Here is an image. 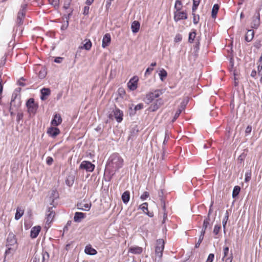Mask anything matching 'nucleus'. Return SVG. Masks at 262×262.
Instances as JSON below:
<instances>
[{
    "label": "nucleus",
    "mask_w": 262,
    "mask_h": 262,
    "mask_svg": "<svg viewBox=\"0 0 262 262\" xmlns=\"http://www.w3.org/2000/svg\"><path fill=\"white\" fill-rule=\"evenodd\" d=\"M124 164V160L121 156L117 152L112 154L109 157L106 168L110 172H115L121 168Z\"/></svg>",
    "instance_id": "f257e3e1"
},
{
    "label": "nucleus",
    "mask_w": 262,
    "mask_h": 262,
    "mask_svg": "<svg viewBox=\"0 0 262 262\" xmlns=\"http://www.w3.org/2000/svg\"><path fill=\"white\" fill-rule=\"evenodd\" d=\"M162 94V91L161 90H156L153 92H150L146 95L145 102L148 104L150 103L156 99H157Z\"/></svg>",
    "instance_id": "f03ea898"
},
{
    "label": "nucleus",
    "mask_w": 262,
    "mask_h": 262,
    "mask_svg": "<svg viewBox=\"0 0 262 262\" xmlns=\"http://www.w3.org/2000/svg\"><path fill=\"white\" fill-rule=\"evenodd\" d=\"M165 242L163 239H158L156 241L155 246V254L159 258H161L164 249Z\"/></svg>",
    "instance_id": "7ed1b4c3"
},
{
    "label": "nucleus",
    "mask_w": 262,
    "mask_h": 262,
    "mask_svg": "<svg viewBox=\"0 0 262 262\" xmlns=\"http://www.w3.org/2000/svg\"><path fill=\"white\" fill-rule=\"evenodd\" d=\"M26 106L28 113L31 114H34L36 112L38 105L33 98H30L26 103Z\"/></svg>",
    "instance_id": "20e7f679"
},
{
    "label": "nucleus",
    "mask_w": 262,
    "mask_h": 262,
    "mask_svg": "<svg viewBox=\"0 0 262 262\" xmlns=\"http://www.w3.org/2000/svg\"><path fill=\"white\" fill-rule=\"evenodd\" d=\"M187 13L186 11H174L173 19L176 22H178L181 20H185L187 19Z\"/></svg>",
    "instance_id": "39448f33"
},
{
    "label": "nucleus",
    "mask_w": 262,
    "mask_h": 262,
    "mask_svg": "<svg viewBox=\"0 0 262 262\" xmlns=\"http://www.w3.org/2000/svg\"><path fill=\"white\" fill-rule=\"evenodd\" d=\"M163 104L164 101L161 98L157 99L153 103L151 104L148 107V110L152 112H155Z\"/></svg>",
    "instance_id": "423d86ee"
},
{
    "label": "nucleus",
    "mask_w": 262,
    "mask_h": 262,
    "mask_svg": "<svg viewBox=\"0 0 262 262\" xmlns=\"http://www.w3.org/2000/svg\"><path fill=\"white\" fill-rule=\"evenodd\" d=\"M95 166L91 162L88 161H83L80 165V169H85L88 172H92L95 169Z\"/></svg>",
    "instance_id": "0eeeda50"
},
{
    "label": "nucleus",
    "mask_w": 262,
    "mask_h": 262,
    "mask_svg": "<svg viewBox=\"0 0 262 262\" xmlns=\"http://www.w3.org/2000/svg\"><path fill=\"white\" fill-rule=\"evenodd\" d=\"M138 78L134 76L127 83V86L131 91H134L137 88Z\"/></svg>",
    "instance_id": "6e6552de"
},
{
    "label": "nucleus",
    "mask_w": 262,
    "mask_h": 262,
    "mask_svg": "<svg viewBox=\"0 0 262 262\" xmlns=\"http://www.w3.org/2000/svg\"><path fill=\"white\" fill-rule=\"evenodd\" d=\"M60 132L59 129L56 127H50L47 130V134L49 135V136L53 138H55L56 136H57L60 134Z\"/></svg>",
    "instance_id": "1a4fd4ad"
},
{
    "label": "nucleus",
    "mask_w": 262,
    "mask_h": 262,
    "mask_svg": "<svg viewBox=\"0 0 262 262\" xmlns=\"http://www.w3.org/2000/svg\"><path fill=\"white\" fill-rule=\"evenodd\" d=\"M114 115L118 122H121L123 120V113L122 111L116 107L113 111Z\"/></svg>",
    "instance_id": "9d476101"
},
{
    "label": "nucleus",
    "mask_w": 262,
    "mask_h": 262,
    "mask_svg": "<svg viewBox=\"0 0 262 262\" xmlns=\"http://www.w3.org/2000/svg\"><path fill=\"white\" fill-rule=\"evenodd\" d=\"M52 209L53 208L52 207H49L48 208V212L46 214V223L48 224H50L52 222L55 215V212Z\"/></svg>",
    "instance_id": "9b49d317"
},
{
    "label": "nucleus",
    "mask_w": 262,
    "mask_h": 262,
    "mask_svg": "<svg viewBox=\"0 0 262 262\" xmlns=\"http://www.w3.org/2000/svg\"><path fill=\"white\" fill-rule=\"evenodd\" d=\"M210 217H208L206 219H205L203 222V228L201 231V235L200 236V239L201 241V239H203L204 234L205 233V231L208 227V226L209 225L210 222Z\"/></svg>",
    "instance_id": "f8f14e48"
},
{
    "label": "nucleus",
    "mask_w": 262,
    "mask_h": 262,
    "mask_svg": "<svg viewBox=\"0 0 262 262\" xmlns=\"http://www.w3.org/2000/svg\"><path fill=\"white\" fill-rule=\"evenodd\" d=\"M62 118L60 114H56L51 121V124L56 126L60 125L62 122Z\"/></svg>",
    "instance_id": "ddd939ff"
},
{
    "label": "nucleus",
    "mask_w": 262,
    "mask_h": 262,
    "mask_svg": "<svg viewBox=\"0 0 262 262\" xmlns=\"http://www.w3.org/2000/svg\"><path fill=\"white\" fill-rule=\"evenodd\" d=\"M260 24V15L259 13L253 16L251 23V27L253 28H257Z\"/></svg>",
    "instance_id": "4468645a"
},
{
    "label": "nucleus",
    "mask_w": 262,
    "mask_h": 262,
    "mask_svg": "<svg viewBox=\"0 0 262 262\" xmlns=\"http://www.w3.org/2000/svg\"><path fill=\"white\" fill-rule=\"evenodd\" d=\"M111 35L109 33L105 34L103 37L102 47L103 48H106L110 45V43H111Z\"/></svg>",
    "instance_id": "2eb2a0df"
},
{
    "label": "nucleus",
    "mask_w": 262,
    "mask_h": 262,
    "mask_svg": "<svg viewBox=\"0 0 262 262\" xmlns=\"http://www.w3.org/2000/svg\"><path fill=\"white\" fill-rule=\"evenodd\" d=\"M41 230V227L39 226L33 227L31 230L30 232V236L32 238H35L37 237L39 233Z\"/></svg>",
    "instance_id": "dca6fc26"
},
{
    "label": "nucleus",
    "mask_w": 262,
    "mask_h": 262,
    "mask_svg": "<svg viewBox=\"0 0 262 262\" xmlns=\"http://www.w3.org/2000/svg\"><path fill=\"white\" fill-rule=\"evenodd\" d=\"M148 203L146 202H145V203H142L140 206L139 208L143 211V212L144 213L146 214L148 216H149V217H152L154 216V213H153V212H150L148 211Z\"/></svg>",
    "instance_id": "f3484780"
},
{
    "label": "nucleus",
    "mask_w": 262,
    "mask_h": 262,
    "mask_svg": "<svg viewBox=\"0 0 262 262\" xmlns=\"http://www.w3.org/2000/svg\"><path fill=\"white\" fill-rule=\"evenodd\" d=\"M142 248L137 246L131 247L128 249V252L135 254H140L142 253Z\"/></svg>",
    "instance_id": "a211bd4d"
},
{
    "label": "nucleus",
    "mask_w": 262,
    "mask_h": 262,
    "mask_svg": "<svg viewBox=\"0 0 262 262\" xmlns=\"http://www.w3.org/2000/svg\"><path fill=\"white\" fill-rule=\"evenodd\" d=\"M85 214L82 212H76L74 216V221L75 222H80L81 220L85 217Z\"/></svg>",
    "instance_id": "6ab92c4d"
},
{
    "label": "nucleus",
    "mask_w": 262,
    "mask_h": 262,
    "mask_svg": "<svg viewBox=\"0 0 262 262\" xmlns=\"http://www.w3.org/2000/svg\"><path fill=\"white\" fill-rule=\"evenodd\" d=\"M41 100H44L47 99V97L49 96L51 94V91L49 88H43L40 91Z\"/></svg>",
    "instance_id": "aec40b11"
},
{
    "label": "nucleus",
    "mask_w": 262,
    "mask_h": 262,
    "mask_svg": "<svg viewBox=\"0 0 262 262\" xmlns=\"http://www.w3.org/2000/svg\"><path fill=\"white\" fill-rule=\"evenodd\" d=\"M254 35V31L253 30H248L245 36V39L247 42L251 41Z\"/></svg>",
    "instance_id": "412c9836"
},
{
    "label": "nucleus",
    "mask_w": 262,
    "mask_h": 262,
    "mask_svg": "<svg viewBox=\"0 0 262 262\" xmlns=\"http://www.w3.org/2000/svg\"><path fill=\"white\" fill-rule=\"evenodd\" d=\"M84 252L87 254L92 255H95L97 253L96 250L93 248L91 245L86 246L84 249Z\"/></svg>",
    "instance_id": "4be33fe9"
},
{
    "label": "nucleus",
    "mask_w": 262,
    "mask_h": 262,
    "mask_svg": "<svg viewBox=\"0 0 262 262\" xmlns=\"http://www.w3.org/2000/svg\"><path fill=\"white\" fill-rule=\"evenodd\" d=\"M140 27V24L137 20L134 21L131 25V29L133 33H137L139 31Z\"/></svg>",
    "instance_id": "5701e85b"
},
{
    "label": "nucleus",
    "mask_w": 262,
    "mask_h": 262,
    "mask_svg": "<svg viewBox=\"0 0 262 262\" xmlns=\"http://www.w3.org/2000/svg\"><path fill=\"white\" fill-rule=\"evenodd\" d=\"M7 242L9 245H14L16 243L15 235L12 233L9 234L7 237Z\"/></svg>",
    "instance_id": "b1692460"
},
{
    "label": "nucleus",
    "mask_w": 262,
    "mask_h": 262,
    "mask_svg": "<svg viewBox=\"0 0 262 262\" xmlns=\"http://www.w3.org/2000/svg\"><path fill=\"white\" fill-rule=\"evenodd\" d=\"M24 213V209L20 207H18L16 208V211L15 214V219L18 220L21 218Z\"/></svg>",
    "instance_id": "393cba45"
},
{
    "label": "nucleus",
    "mask_w": 262,
    "mask_h": 262,
    "mask_svg": "<svg viewBox=\"0 0 262 262\" xmlns=\"http://www.w3.org/2000/svg\"><path fill=\"white\" fill-rule=\"evenodd\" d=\"M79 209L84 211H89L91 207V203L88 202L85 204L80 203L79 205Z\"/></svg>",
    "instance_id": "a878e982"
},
{
    "label": "nucleus",
    "mask_w": 262,
    "mask_h": 262,
    "mask_svg": "<svg viewBox=\"0 0 262 262\" xmlns=\"http://www.w3.org/2000/svg\"><path fill=\"white\" fill-rule=\"evenodd\" d=\"M84 41H85V43L83 45V46L79 47V48L80 49H84L86 50H90L92 48V42L90 39H85Z\"/></svg>",
    "instance_id": "bb28decb"
},
{
    "label": "nucleus",
    "mask_w": 262,
    "mask_h": 262,
    "mask_svg": "<svg viewBox=\"0 0 262 262\" xmlns=\"http://www.w3.org/2000/svg\"><path fill=\"white\" fill-rule=\"evenodd\" d=\"M122 200L123 202L125 204L127 203L130 199V193L128 191H126L123 193L122 196Z\"/></svg>",
    "instance_id": "cd10ccee"
},
{
    "label": "nucleus",
    "mask_w": 262,
    "mask_h": 262,
    "mask_svg": "<svg viewBox=\"0 0 262 262\" xmlns=\"http://www.w3.org/2000/svg\"><path fill=\"white\" fill-rule=\"evenodd\" d=\"M219 9V6L217 4H215L213 5L211 12V16L212 18H216Z\"/></svg>",
    "instance_id": "c85d7f7f"
},
{
    "label": "nucleus",
    "mask_w": 262,
    "mask_h": 262,
    "mask_svg": "<svg viewBox=\"0 0 262 262\" xmlns=\"http://www.w3.org/2000/svg\"><path fill=\"white\" fill-rule=\"evenodd\" d=\"M183 8V4L181 0H176L174 6L175 11L182 10Z\"/></svg>",
    "instance_id": "c756f323"
},
{
    "label": "nucleus",
    "mask_w": 262,
    "mask_h": 262,
    "mask_svg": "<svg viewBox=\"0 0 262 262\" xmlns=\"http://www.w3.org/2000/svg\"><path fill=\"white\" fill-rule=\"evenodd\" d=\"M47 75V71L44 68H41L39 70L38 76L40 79H43Z\"/></svg>",
    "instance_id": "7c9ffc66"
},
{
    "label": "nucleus",
    "mask_w": 262,
    "mask_h": 262,
    "mask_svg": "<svg viewBox=\"0 0 262 262\" xmlns=\"http://www.w3.org/2000/svg\"><path fill=\"white\" fill-rule=\"evenodd\" d=\"M196 31L193 30L192 32L189 33L188 41L190 43H192L196 37Z\"/></svg>",
    "instance_id": "2f4dec72"
},
{
    "label": "nucleus",
    "mask_w": 262,
    "mask_h": 262,
    "mask_svg": "<svg viewBox=\"0 0 262 262\" xmlns=\"http://www.w3.org/2000/svg\"><path fill=\"white\" fill-rule=\"evenodd\" d=\"M229 214L228 210H226V213H225V215L223 220V228L224 230H225V229H226V224H227V221L229 219Z\"/></svg>",
    "instance_id": "473e14b6"
},
{
    "label": "nucleus",
    "mask_w": 262,
    "mask_h": 262,
    "mask_svg": "<svg viewBox=\"0 0 262 262\" xmlns=\"http://www.w3.org/2000/svg\"><path fill=\"white\" fill-rule=\"evenodd\" d=\"M240 190H241V188L239 186H235L234 188H233V192H232V197L233 198H235L236 196H237L239 192H240Z\"/></svg>",
    "instance_id": "72a5a7b5"
},
{
    "label": "nucleus",
    "mask_w": 262,
    "mask_h": 262,
    "mask_svg": "<svg viewBox=\"0 0 262 262\" xmlns=\"http://www.w3.org/2000/svg\"><path fill=\"white\" fill-rule=\"evenodd\" d=\"M192 15H193V23L194 25H197L200 21L199 15L196 14L195 12L192 11Z\"/></svg>",
    "instance_id": "f704fd0d"
},
{
    "label": "nucleus",
    "mask_w": 262,
    "mask_h": 262,
    "mask_svg": "<svg viewBox=\"0 0 262 262\" xmlns=\"http://www.w3.org/2000/svg\"><path fill=\"white\" fill-rule=\"evenodd\" d=\"M159 75L160 79L162 81H163L164 79L167 77V72L165 70L162 69V70H161L160 71Z\"/></svg>",
    "instance_id": "c9c22d12"
},
{
    "label": "nucleus",
    "mask_w": 262,
    "mask_h": 262,
    "mask_svg": "<svg viewBox=\"0 0 262 262\" xmlns=\"http://www.w3.org/2000/svg\"><path fill=\"white\" fill-rule=\"evenodd\" d=\"M200 0H193V6L192 8V11L195 12L198 9V7L200 4Z\"/></svg>",
    "instance_id": "e433bc0d"
},
{
    "label": "nucleus",
    "mask_w": 262,
    "mask_h": 262,
    "mask_svg": "<svg viewBox=\"0 0 262 262\" xmlns=\"http://www.w3.org/2000/svg\"><path fill=\"white\" fill-rule=\"evenodd\" d=\"M50 4L54 7H58L59 4V0H48Z\"/></svg>",
    "instance_id": "4c0bfd02"
},
{
    "label": "nucleus",
    "mask_w": 262,
    "mask_h": 262,
    "mask_svg": "<svg viewBox=\"0 0 262 262\" xmlns=\"http://www.w3.org/2000/svg\"><path fill=\"white\" fill-rule=\"evenodd\" d=\"M24 14H23V13H18V16H17V21L18 24L20 25L23 23L22 19L24 18Z\"/></svg>",
    "instance_id": "58836bf2"
},
{
    "label": "nucleus",
    "mask_w": 262,
    "mask_h": 262,
    "mask_svg": "<svg viewBox=\"0 0 262 262\" xmlns=\"http://www.w3.org/2000/svg\"><path fill=\"white\" fill-rule=\"evenodd\" d=\"M181 112H182V110L180 108L178 109L177 111V112H176V113L174 114L173 118L172 120V121L173 122H174L177 120V119L179 117V116H180V114L181 113Z\"/></svg>",
    "instance_id": "ea45409f"
},
{
    "label": "nucleus",
    "mask_w": 262,
    "mask_h": 262,
    "mask_svg": "<svg viewBox=\"0 0 262 262\" xmlns=\"http://www.w3.org/2000/svg\"><path fill=\"white\" fill-rule=\"evenodd\" d=\"M221 229V226L220 225H215L213 229V233L215 235H217Z\"/></svg>",
    "instance_id": "a19ab883"
},
{
    "label": "nucleus",
    "mask_w": 262,
    "mask_h": 262,
    "mask_svg": "<svg viewBox=\"0 0 262 262\" xmlns=\"http://www.w3.org/2000/svg\"><path fill=\"white\" fill-rule=\"evenodd\" d=\"M163 209L164 213H163V215L162 223H164L167 218V214L166 212V208H165V205L163 207Z\"/></svg>",
    "instance_id": "79ce46f5"
},
{
    "label": "nucleus",
    "mask_w": 262,
    "mask_h": 262,
    "mask_svg": "<svg viewBox=\"0 0 262 262\" xmlns=\"http://www.w3.org/2000/svg\"><path fill=\"white\" fill-rule=\"evenodd\" d=\"M149 196V194L148 192L145 191L143 192V193L141 195L140 199L142 200H145L147 198H148Z\"/></svg>",
    "instance_id": "37998d69"
},
{
    "label": "nucleus",
    "mask_w": 262,
    "mask_h": 262,
    "mask_svg": "<svg viewBox=\"0 0 262 262\" xmlns=\"http://www.w3.org/2000/svg\"><path fill=\"white\" fill-rule=\"evenodd\" d=\"M228 252H229V248L228 247H224L223 248L224 256L222 258L223 260H224V258H225L227 256Z\"/></svg>",
    "instance_id": "c03bdc74"
},
{
    "label": "nucleus",
    "mask_w": 262,
    "mask_h": 262,
    "mask_svg": "<svg viewBox=\"0 0 262 262\" xmlns=\"http://www.w3.org/2000/svg\"><path fill=\"white\" fill-rule=\"evenodd\" d=\"M214 257V255L212 253L209 254L206 262H212Z\"/></svg>",
    "instance_id": "a18cd8bd"
},
{
    "label": "nucleus",
    "mask_w": 262,
    "mask_h": 262,
    "mask_svg": "<svg viewBox=\"0 0 262 262\" xmlns=\"http://www.w3.org/2000/svg\"><path fill=\"white\" fill-rule=\"evenodd\" d=\"M250 179H251V173L250 172H246L245 181L246 182H248L250 180Z\"/></svg>",
    "instance_id": "49530a36"
},
{
    "label": "nucleus",
    "mask_w": 262,
    "mask_h": 262,
    "mask_svg": "<svg viewBox=\"0 0 262 262\" xmlns=\"http://www.w3.org/2000/svg\"><path fill=\"white\" fill-rule=\"evenodd\" d=\"M69 26V23L68 21H66L64 22L62 26H61V30H65L67 29L68 27Z\"/></svg>",
    "instance_id": "de8ad7c7"
},
{
    "label": "nucleus",
    "mask_w": 262,
    "mask_h": 262,
    "mask_svg": "<svg viewBox=\"0 0 262 262\" xmlns=\"http://www.w3.org/2000/svg\"><path fill=\"white\" fill-rule=\"evenodd\" d=\"M154 69L152 68H148L145 73V76L149 75L151 74L152 71H153Z\"/></svg>",
    "instance_id": "09e8293b"
},
{
    "label": "nucleus",
    "mask_w": 262,
    "mask_h": 262,
    "mask_svg": "<svg viewBox=\"0 0 262 262\" xmlns=\"http://www.w3.org/2000/svg\"><path fill=\"white\" fill-rule=\"evenodd\" d=\"M143 108V104L142 103H139L135 106V110L138 111L140 110Z\"/></svg>",
    "instance_id": "8fccbe9b"
},
{
    "label": "nucleus",
    "mask_w": 262,
    "mask_h": 262,
    "mask_svg": "<svg viewBox=\"0 0 262 262\" xmlns=\"http://www.w3.org/2000/svg\"><path fill=\"white\" fill-rule=\"evenodd\" d=\"M89 6H85L83 10V14L85 15H88L89 12Z\"/></svg>",
    "instance_id": "3c124183"
},
{
    "label": "nucleus",
    "mask_w": 262,
    "mask_h": 262,
    "mask_svg": "<svg viewBox=\"0 0 262 262\" xmlns=\"http://www.w3.org/2000/svg\"><path fill=\"white\" fill-rule=\"evenodd\" d=\"M53 162V159L52 157H48L47 159V163L50 165L52 164Z\"/></svg>",
    "instance_id": "603ef678"
},
{
    "label": "nucleus",
    "mask_w": 262,
    "mask_h": 262,
    "mask_svg": "<svg viewBox=\"0 0 262 262\" xmlns=\"http://www.w3.org/2000/svg\"><path fill=\"white\" fill-rule=\"evenodd\" d=\"M251 130H252V127L249 125L248 126L245 130L246 134H247V135L249 134L251 132Z\"/></svg>",
    "instance_id": "864d4df0"
},
{
    "label": "nucleus",
    "mask_w": 262,
    "mask_h": 262,
    "mask_svg": "<svg viewBox=\"0 0 262 262\" xmlns=\"http://www.w3.org/2000/svg\"><path fill=\"white\" fill-rule=\"evenodd\" d=\"M182 37L180 34L177 35L174 38V41L176 42H179L181 41Z\"/></svg>",
    "instance_id": "5fc2aeb1"
},
{
    "label": "nucleus",
    "mask_w": 262,
    "mask_h": 262,
    "mask_svg": "<svg viewBox=\"0 0 262 262\" xmlns=\"http://www.w3.org/2000/svg\"><path fill=\"white\" fill-rule=\"evenodd\" d=\"M63 58H61V57H56L55 59H54V61L56 63H60L61 62Z\"/></svg>",
    "instance_id": "6e6d98bb"
},
{
    "label": "nucleus",
    "mask_w": 262,
    "mask_h": 262,
    "mask_svg": "<svg viewBox=\"0 0 262 262\" xmlns=\"http://www.w3.org/2000/svg\"><path fill=\"white\" fill-rule=\"evenodd\" d=\"M233 259L232 255H231L230 257L226 258L225 261V262H232Z\"/></svg>",
    "instance_id": "4d7b16f0"
},
{
    "label": "nucleus",
    "mask_w": 262,
    "mask_h": 262,
    "mask_svg": "<svg viewBox=\"0 0 262 262\" xmlns=\"http://www.w3.org/2000/svg\"><path fill=\"white\" fill-rule=\"evenodd\" d=\"M119 93L120 94H125V92L123 89H119L118 90Z\"/></svg>",
    "instance_id": "13d9d810"
},
{
    "label": "nucleus",
    "mask_w": 262,
    "mask_h": 262,
    "mask_svg": "<svg viewBox=\"0 0 262 262\" xmlns=\"http://www.w3.org/2000/svg\"><path fill=\"white\" fill-rule=\"evenodd\" d=\"M94 0H86V4L88 5H91L93 2Z\"/></svg>",
    "instance_id": "bf43d9fd"
},
{
    "label": "nucleus",
    "mask_w": 262,
    "mask_h": 262,
    "mask_svg": "<svg viewBox=\"0 0 262 262\" xmlns=\"http://www.w3.org/2000/svg\"><path fill=\"white\" fill-rule=\"evenodd\" d=\"M256 71H255V70H253V71H252V72H251V76L252 77H255V76H256Z\"/></svg>",
    "instance_id": "052dcab7"
},
{
    "label": "nucleus",
    "mask_w": 262,
    "mask_h": 262,
    "mask_svg": "<svg viewBox=\"0 0 262 262\" xmlns=\"http://www.w3.org/2000/svg\"><path fill=\"white\" fill-rule=\"evenodd\" d=\"M71 223H72L71 221H68V223H67V225H66V226L64 227V230H65V229H67V228H68V226H70V225H71Z\"/></svg>",
    "instance_id": "680f3d73"
},
{
    "label": "nucleus",
    "mask_w": 262,
    "mask_h": 262,
    "mask_svg": "<svg viewBox=\"0 0 262 262\" xmlns=\"http://www.w3.org/2000/svg\"><path fill=\"white\" fill-rule=\"evenodd\" d=\"M203 239H201V241H200V238L199 239V241H198V243L195 245V247H198L200 244V243L202 242Z\"/></svg>",
    "instance_id": "e2e57ef3"
},
{
    "label": "nucleus",
    "mask_w": 262,
    "mask_h": 262,
    "mask_svg": "<svg viewBox=\"0 0 262 262\" xmlns=\"http://www.w3.org/2000/svg\"><path fill=\"white\" fill-rule=\"evenodd\" d=\"M3 86L1 83V81H0V95L2 94L3 91Z\"/></svg>",
    "instance_id": "0e129e2a"
},
{
    "label": "nucleus",
    "mask_w": 262,
    "mask_h": 262,
    "mask_svg": "<svg viewBox=\"0 0 262 262\" xmlns=\"http://www.w3.org/2000/svg\"><path fill=\"white\" fill-rule=\"evenodd\" d=\"M211 212H212V210H211V208H210L209 211H208V217H209V215L211 214Z\"/></svg>",
    "instance_id": "69168bd1"
},
{
    "label": "nucleus",
    "mask_w": 262,
    "mask_h": 262,
    "mask_svg": "<svg viewBox=\"0 0 262 262\" xmlns=\"http://www.w3.org/2000/svg\"><path fill=\"white\" fill-rule=\"evenodd\" d=\"M156 64H157L156 62H154L151 63L150 66L152 67H155L156 66Z\"/></svg>",
    "instance_id": "338daca9"
},
{
    "label": "nucleus",
    "mask_w": 262,
    "mask_h": 262,
    "mask_svg": "<svg viewBox=\"0 0 262 262\" xmlns=\"http://www.w3.org/2000/svg\"><path fill=\"white\" fill-rule=\"evenodd\" d=\"M234 85H235V86H237L238 85V82L236 81V79L235 78Z\"/></svg>",
    "instance_id": "774afa93"
}]
</instances>
